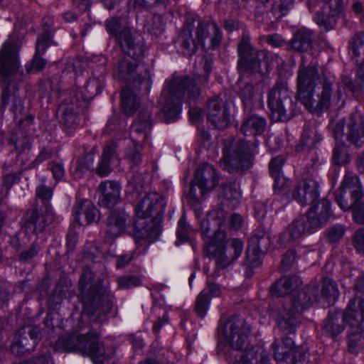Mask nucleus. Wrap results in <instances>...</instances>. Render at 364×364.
<instances>
[{"mask_svg":"<svg viewBox=\"0 0 364 364\" xmlns=\"http://www.w3.org/2000/svg\"><path fill=\"white\" fill-rule=\"evenodd\" d=\"M335 77L318 70V64L299 65L296 77V100L309 112H322L339 105L343 92L339 86L334 87Z\"/></svg>","mask_w":364,"mask_h":364,"instance_id":"f257e3e1","label":"nucleus"},{"mask_svg":"<svg viewBox=\"0 0 364 364\" xmlns=\"http://www.w3.org/2000/svg\"><path fill=\"white\" fill-rule=\"evenodd\" d=\"M251 328L239 316H231L227 322L225 336L235 350L230 353V364H258L267 360V352L262 346H250Z\"/></svg>","mask_w":364,"mask_h":364,"instance_id":"f03ea898","label":"nucleus"},{"mask_svg":"<svg viewBox=\"0 0 364 364\" xmlns=\"http://www.w3.org/2000/svg\"><path fill=\"white\" fill-rule=\"evenodd\" d=\"M164 210V198L156 192L146 193L136 201L134 211L137 219L133 230L136 243L145 239L152 242L159 237Z\"/></svg>","mask_w":364,"mask_h":364,"instance_id":"7ed1b4c3","label":"nucleus"},{"mask_svg":"<svg viewBox=\"0 0 364 364\" xmlns=\"http://www.w3.org/2000/svg\"><path fill=\"white\" fill-rule=\"evenodd\" d=\"M200 90L195 80L188 76L174 77L161 93L162 112L167 123L178 119L183 100H196Z\"/></svg>","mask_w":364,"mask_h":364,"instance_id":"20e7f679","label":"nucleus"},{"mask_svg":"<svg viewBox=\"0 0 364 364\" xmlns=\"http://www.w3.org/2000/svg\"><path fill=\"white\" fill-rule=\"evenodd\" d=\"M221 146L220 166L224 170L230 173H242L253 166L255 156L247 140L229 136L222 140Z\"/></svg>","mask_w":364,"mask_h":364,"instance_id":"39448f33","label":"nucleus"},{"mask_svg":"<svg viewBox=\"0 0 364 364\" xmlns=\"http://www.w3.org/2000/svg\"><path fill=\"white\" fill-rule=\"evenodd\" d=\"M132 58H120L114 65L113 77L125 85L149 92L152 85L149 68L144 61L137 60L138 57Z\"/></svg>","mask_w":364,"mask_h":364,"instance_id":"423d86ee","label":"nucleus"},{"mask_svg":"<svg viewBox=\"0 0 364 364\" xmlns=\"http://www.w3.org/2000/svg\"><path fill=\"white\" fill-rule=\"evenodd\" d=\"M239 56L237 67L241 72H253L265 75L269 73L273 67V61L278 56L269 54L266 50L255 49L250 43V37L244 33L237 45Z\"/></svg>","mask_w":364,"mask_h":364,"instance_id":"0eeeda50","label":"nucleus"},{"mask_svg":"<svg viewBox=\"0 0 364 364\" xmlns=\"http://www.w3.org/2000/svg\"><path fill=\"white\" fill-rule=\"evenodd\" d=\"M20 48L19 40L12 34L4 42L0 50V83L4 86L0 105V110L2 112L9 103V80L19 68L18 55Z\"/></svg>","mask_w":364,"mask_h":364,"instance_id":"6e6552de","label":"nucleus"},{"mask_svg":"<svg viewBox=\"0 0 364 364\" xmlns=\"http://www.w3.org/2000/svg\"><path fill=\"white\" fill-rule=\"evenodd\" d=\"M267 105L272 117L277 121H287L296 116L299 110L296 102L291 97L288 83L279 80L268 94Z\"/></svg>","mask_w":364,"mask_h":364,"instance_id":"1a4fd4ad","label":"nucleus"},{"mask_svg":"<svg viewBox=\"0 0 364 364\" xmlns=\"http://www.w3.org/2000/svg\"><path fill=\"white\" fill-rule=\"evenodd\" d=\"M151 128V114L148 112L140 113L132 125L131 139L133 143L125 150V159L131 168L141 162L140 149L142 144L149 143Z\"/></svg>","mask_w":364,"mask_h":364,"instance_id":"9d476101","label":"nucleus"},{"mask_svg":"<svg viewBox=\"0 0 364 364\" xmlns=\"http://www.w3.org/2000/svg\"><path fill=\"white\" fill-rule=\"evenodd\" d=\"M105 28L109 35L119 41L123 53L136 58L144 53V43L139 36L132 31L130 27L122 26L117 17H112L105 21Z\"/></svg>","mask_w":364,"mask_h":364,"instance_id":"9b49d317","label":"nucleus"},{"mask_svg":"<svg viewBox=\"0 0 364 364\" xmlns=\"http://www.w3.org/2000/svg\"><path fill=\"white\" fill-rule=\"evenodd\" d=\"M79 290V297L84 305L97 308L102 305L109 306L112 302L110 291L102 280L96 278V274H81Z\"/></svg>","mask_w":364,"mask_h":364,"instance_id":"f8f14e48","label":"nucleus"},{"mask_svg":"<svg viewBox=\"0 0 364 364\" xmlns=\"http://www.w3.org/2000/svg\"><path fill=\"white\" fill-rule=\"evenodd\" d=\"M319 165L317 159H312V164L307 166L302 180L294 187L292 197L301 206L313 204L319 198V183L317 180Z\"/></svg>","mask_w":364,"mask_h":364,"instance_id":"ddd939ff","label":"nucleus"},{"mask_svg":"<svg viewBox=\"0 0 364 364\" xmlns=\"http://www.w3.org/2000/svg\"><path fill=\"white\" fill-rule=\"evenodd\" d=\"M218 182L219 176L214 167L208 163L202 164L195 171L188 196L192 200L199 203Z\"/></svg>","mask_w":364,"mask_h":364,"instance_id":"4468645a","label":"nucleus"},{"mask_svg":"<svg viewBox=\"0 0 364 364\" xmlns=\"http://www.w3.org/2000/svg\"><path fill=\"white\" fill-rule=\"evenodd\" d=\"M100 333L90 330L77 337L75 349L82 355L88 356L95 364H103L105 360V348L100 341Z\"/></svg>","mask_w":364,"mask_h":364,"instance_id":"2eb2a0df","label":"nucleus"},{"mask_svg":"<svg viewBox=\"0 0 364 364\" xmlns=\"http://www.w3.org/2000/svg\"><path fill=\"white\" fill-rule=\"evenodd\" d=\"M213 214L215 220L218 221V229L214 232L213 236L210 237V230L208 228V221H204L201 225L203 233L208 237V240L205 241L204 248L205 255H214L217 251L225 250V239L226 232L221 229V225L225 223L228 213L218 208L214 210Z\"/></svg>","mask_w":364,"mask_h":364,"instance_id":"dca6fc26","label":"nucleus"},{"mask_svg":"<svg viewBox=\"0 0 364 364\" xmlns=\"http://www.w3.org/2000/svg\"><path fill=\"white\" fill-rule=\"evenodd\" d=\"M58 220L51 205H46L41 213L38 209L28 210L25 215L24 226L27 231L38 234L42 232L47 225Z\"/></svg>","mask_w":364,"mask_h":364,"instance_id":"f3484780","label":"nucleus"},{"mask_svg":"<svg viewBox=\"0 0 364 364\" xmlns=\"http://www.w3.org/2000/svg\"><path fill=\"white\" fill-rule=\"evenodd\" d=\"M131 223V218L124 209L119 208L111 211L107 219L106 242H112L124 233L130 226Z\"/></svg>","mask_w":364,"mask_h":364,"instance_id":"a211bd4d","label":"nucleus"},{"mask_svg":"<svg viewBox=\"0 0 364 364\" xmlns=\"http://www.w3.org/2000/svg\"><path fill=\"white\" fill-rule=\"evenodd\" d=\"M343 9V0H323L321 10L317 12L315 21L322 30L331 31L336 26Z\"/></svg>","mask_w":364,"mask_h":364,"instance_id":"6ab92c4d","label":"nucleus"},{"mask_svg":"<svg viewBox=\"0 0 364 364\" xmlns=\"http://www.w3.org/2000/svg\"><path fill=\"white\" fill-rule=\"evenodd\" d=\"M230 113L227 103L218 97L212 98L208 105V121L218 129H225L230 124Z\"/></svg>","mask_w":364,"mask_h":364,"instance_id":"aec40b11","label":"nucleus"},{"mask_svg":"<svg viewBox=\"0 0 364 364\" xmlns=\"http://www.w3.org/2000/svg\"><path fill=\"white\" fill-rule=\"evenodd\" d=\"M196 38L205 47L206 39L210 40L209 48L214 50L219 47L223 40V33L217 23L213 21L200 20L195 30Z\"/></svg>","mask_w":364,"mask_h":364,"instance_id":"412c9836","label":"nucleus"},{"mask_svg":"<svg viewBox=\"0 0 364 364\" xmlns=\"http://www.w3.org/2000/svg\"><path fill=\"white\" fill-rule=\"evenodd\" d=\"M331 215V203L323 198L312 205L305 215L309 222V228L316 231L325 225Z\"/></svg>","mask_w":364,"mask_h":364,"instance_id":"4be33fe9","label":"nucleus"},{"mask_svg":"<svg viewBox=\"0 0 364 364\" xmlns=\"http://www.w3.org/2000/svg\"><path fill=\"white\" fill-rule=\"evenodd\" d=\"M342 316L343 320L351 331H363L364 299L358 297L350 300Z\"/></svg>","mask_w":364,"mask_h":364,"instance_id":"5701e85b","label":"nucleus"},{"mask_svg":"<svg viewBox=\"0 0 364 364\" xmlns=\"http://www.w3.org/2000/svg\"><path fill=\"white\" fill-rule=\"evenodd\" d=\"M346 140L356 146L364 144V115L358 111L350 114L346 120Z\"/></svg>","mask_w":364,"mask_h":364,"instance_id":"b1692460","label":"nucleus"},{"mask_svg":"<svg viewBox=\"0 0 364 364\" xmlns=\"http://www.w3.org/2000/svg\"><path fill=\"white\" fill-rule=\"evenodd\" d=\"M194 24L193 22L186 23L179 33L176 44L181 53L187 57L192 56L198 50L200 43L193 38Z\"/></svg>","mask_w":364,"mask_h":364,"instance_id":"393cba45","label":"nucleus"},{"mask_svg":"<svg viewBox=\"0 0 364 364\" xmlns=\"http://www.w3.org/2000/svg\"><path fill=\"white\" fill-rule=\"evenodd\" d=\"M238 95L246 112H251L252 109L259 108L263 105V92L259 85L247 83L240 89Z\"/></svg>","mask_w":364,"mask_h":364,"instance_id":"a878e982","label":"nucleus"},{"mask_svg":"<svg viewBox=\"0 0 364 364\" xmlns=\"http://www.w3.org/2000/svg\"><path fill=\"white\" fill-rule=\"evenodd\" d=\"M73 213L75 220L80 225H89L100 219L99 211L89 200L77 202L73 207Z\"/></svg>","mask_w":364,"mask_h":364,"instance_id":"bb28decb","label":"nucleus"},{"mask_svg":"<svg viewBox=\"0 0 364 364\" xmlns=\"http://www.w3.org/2000/svg\"><path fill=\"white\" fill-rule=\"evenodd\" d=\"M100 193L98 203L100 206L112 208L119 200L120 186L114 181H106L102 182L98 187Z\"/></svg>","mask_w":364,"mask_h":364,"instance_id":"cd10ccee","label":"nucleus"},{"mask_svg":"<svg viewBox=\"0 0 364 364\" xmlns=\"http://www.w3.org/2000/svg\"><path fill=\"white\" fill-rule=\"evenodd\" d=\"M302 284L301 278L297 274H289L281 277L271 287L272 296H284L295 291Z\"/></svg>","mask_w":364,"mask_h":364,"instance_id":"c85d7f7f","label":"nucleus"},{"mask_svg":"<svg viewBox=\"0 0 364 364\" xmlns=\"http://www.w3.org/2000/svg\"><path fill=\"white\" fill-rule=\"evenodd\" d=\"M319 300V285L316 282L311 284L298 292L292 299V305L295 309H301L309 307L314 301Z\"/></svg>","mask_w":364,"mask_h":364,"instance_id":"c756f323","label":"nucleus"},{"mask_svg":"<svg viewBox=\"0 0 364 364\" xmlns=\"http://www.w3.org/2000/svg\"><path fill=\"white\" fill-rule=\"evenodd\" d=\"M139 92L146 93L144 90H136L129 85H125L124 88L122 90L121 106L126 115H133L140 107L141 100L138 97Z\"/></svg>","mask_w":364,"mask_h":364,"instance_id":"7c9ffc66","label":"nucleus"},{"mask_svg":"<svg viewBox=\"0 0 364 364\" xmlns=\"http://www.w3.org/2000/svg\"><path fill=\"white\" fill-rule=\"evenodd\" d=\"M343 322L344 321L341 318L339 312L330 311L322 327L323 334L335 339L344 331Z\"/></svg>","mask_w":364,"mask_h":364,"instance_id":"2f4dec72","label":"nucleus"},{"mask_svg":"<svg viewBox=\"0 0 364 364\" xmlns=\"http://www.w3.org/2000/svg\"><path fill=\"white\" fill-rule=\"evenodd\" d=\"M119 162L116 146L113 144L107 145L102 151L101 159L96 168V173L101 177L108 176L111 172L110 166L114 162Z\"/></svg>","mask_w":364,"mask_h":364,"instance_id":"473e14b6","label":"nucleus"},{"mask_svg":"<svg viewBox=\"0 0 364 364\" xmlns=\"http://www.w3.org/2000/svg\"><path fill=\"white\" fill-rule=\"evenodd\" d=\"M277 323L279 329L285 334L294 333L299 325V321L292 309L284 306L278 313Z\"/></svg>","mask_w":364,"mask_h":364,"instance_id":"72a5a7b5","label":"nucleus"},{"mask_svg":"<svg viewBox=\"0 0 364 364\" xmlns=\"http://www.w3.org/2000/svg\"><path fill=\"white\" fill-rule=\"evenodd\" d=\"M267 122L264 117L252 114L244 119L240 132L246 136H257L262 134L265 129Z\"/></svg>","mask_w":364,"mask_h":364,"instance_id":"f704fd0d","label":"nucleus"},{"mask_svg":"<svg viewBox=\"0 0 364 364\" xmlns=\"http://www.w3.org/2000/svg\"><path fill=\"white\" fill-rule=\"evenodd\" d=\"M272 349L277 361L285 360L299 351V348L294 346V341L290 338H285L282 341L275 340L272 345Z\"/></svg>","mask_w":364,"mask_h":364,"instance_id":"c9c22d12","label":"nucleus"},{"mask_svg":"<svg viewBox=\"0 0 364 364\" xmlns=\"http://www.w3.org/2000/svg\"><path fill=\"white\" fill-rule=\"evenodd\" d=\"M321 140V136L314 124H306L304 125V131L300 139L299 144L296 146L298 151L301 150H310Z\"/></svg>","mask_w":364,"mask_h":364,"instance_id":"e433bc0d","label":"nucleus"},{"mask_svg":"<svg viewBox=\"0 0 364 364\" xmlns=\"http://www.w3.org/2000/svg\"><path fill=\"white\" fill-rule=\"evenodd\" d=\"M313 32L306 28L299 30L291 41V48L295 51L306 52L312 45Z\"/></svg>","mask_w":364,"mask_h":364,"instance_id":"4c0bfd02","label":"nucleus"},{"mask_svg":"<svg viewBox=\"0 0 364 364\" xmlns=\"http://www.w3.org/2000/svg\"><path fill=\"white\" fill-rule=\"evenodd\" d=\"M338 190L348 191L355 196H363V189L359 178L351 171H347Z\"/></svg>","mask_w":364,"mask_h":364,"instance_id":"58836bf2","label":"nucleus"},{"mask_svg":"<svg viewBox=\"0 0 364 364\" xmlns=\"http://www.w3.org/2000/svg\"><path fill=\"white\" fill-rule=\"evenodd\" d=\"M307 231L312 232V230L309 228L307 218L305 215H302L294 220L289 225L287 232L290 240L295 241L301 238Z\"/></svg>","mask_w":364,"mask_h":364,"instance_id":"ea45409f","label":"nucleus"},{"mask_svg":"<svg viewBox=\"0 0 364 364\" xmlns=\"http://www.w3.org/2000/svg\"><path fill=\"white\" fill-rule=\"evenodd\" d=\"M58 110L61 113L60 122L68 129H75L79 125L77 115V110H75L74 105H60Z\"/></svg>","mask_w":364,"mask_h":364,"instance_id":"a19ab883","label":"nucleus"},{"mask_svg":"<svg viewBox=\"0 0 364 364\" xmlns=\"http://www.w3.org/2000/svg\"><path fill=\"white\" fill-rule=\"evenodd\" d=\"M350 55L355 64L364 63V32L355 34L352 39Z\"/></svg>","mask_w":364,"mask_h":364,"instance_id":"79ce46f5","label":"nucleus"},{"mask_svg":"<svg viewBox=\"0 0 364 364\" xmlns=\"http://www.w3.org/2000/svg\"><path fill=\"white\" fill-rule=\"evenodd\" d=\"M334 196L335 201L344 211L350 210L355 203L363 198V196L356 197L348 191H344L343 190H337Z\"/></svg>","mask_w":364,"mask_h":364,"instance_id":"37998d69","label":"nucleus"},{"mask_svg":"<svg viewBox=\"0 0 364 364\" xmlns=\"http://www.w3.org/2000/svg\"><path fill=\"white\" fill-rule=\"evenodd\" d=\"M338 290L336 282L328 277H324L319 288V297L321 296L330 301L331 299H335L338 296Z\"/></svg>","mask_w":364,"mask_h":364,"instance_id":"c03bdc74","label":"nucleus"},{"mask_svg":"<svg viewBox=\"0 0 364 364\" xmlns=\"http://www.w3.org/2000/svg\"><path fill=\"white\" fill-rule=\"evenodd\" d=\"M271 240L268 235L264 232L255 234L250 239L248 247L265 254L270 247Z\"/></svg>","mask_w":364,"mask_h":364,"instance_id":"a18cd8bd","label":"nucleus"},{"mask_svg":"<svg viewBox=\"0 0 364 364\" xmlns=\"http://www.w3.org/2000/svg\"><path fill=\"white\" fill-rule=\"evenodd\" d=\"M220 195L228 201H237L241 197L239 183L232 181L222 184Z\"/></svg>","mask_w":364,"mask_h":364,"instance_id":"49530a36","label":"nucleus"},{"mask_svg":"<svg viewBox=\"0 0 364 364\" xmlns=\"http://www.w3.org/2000/svg\"><path fill=\"white\" fill-rule=\"evenodd\" d=\"M298 255L294 250L287 251L282 257L279 264V271L293 272L296 269Z\"/></svg>","mask_w":364,"mask_h":364,"instance_id":"de8ad7c7","label":"nucleus"},{"mask_svg":"<svg viewBox=\"0 0 364 364\" xmlns=\"http://www.w3.org/2000/svg\"><path fill=\"white\" fill-rule=\"evenodd\" d=\"M363 331L353 330L348 337V350L350 353L358 354L364 348V337L362 336Z\"/></svg>","mask_w":364,"mask_h":364,"instance_id":"09e8293b","label":"nucleus"},{"mask_svg":"<svg viewBox=\"0 0 364 364\" xmlns=\"http://www.w3.org/2000/svg\"><path fill=\"white\" fill-rule=\"evenodd\" d=\"M350 161V156L348 153V146L343 143L337 144L333 150V163L337 166H343L349 163Z\"/></svg>","mask_w":364,"mask_h":364,"instance_id":"8fccbe9b","label":"nucleus"},{"mask_svg":"<svg viewBox=\"0 0 364 364\" xmlns=\"http://www.w3.org/2000/svg\"><path fill=\"white\" fill-rule=\"evenodd\" d=\"M210 300L211 297L204 291H201L196 296L194 311L199 317L203 318L206 316L210 305Z\"/></svg>","mask_w":364,"mask_h":364,"instance_id":"3c124183","label":"nucleus"},{"mask_svg":"<svg viewBox=\"0 0 364 364\" xmlns=\"http://www.w3.org/2000/svg\"><path fill=\"white\" fill-rule=\"evenodd\" d=\"M205 256L208 257L209 258L213 257L215 259V264L218 270L222 271V270H228L230 271V267L232 265L233 261V258H229L226 255V250H221V251H217L215 254L214 255H205Z\"/></svg>","mask_w":364,"mask_h":364,"instance_id":"603ef678","label":"nucleus"},{"mask_svg":"<svg viewBox=\"0 0 364 364\" xmlns=\"http://www.w3.org/2000/svg\"><path fill=\"white\" fill-rule=\"evenodd\" d=\"M345 232V225L335 224L326 230V240L329 243L338 242L343 237Z\"/></svg>","mask_w":364,"mask_h":364,"instance_id":"864d4df0","label":"nucleus"},{"mask_svg":"<svg viewBox=\"0 0 364 364\" xmlns=\"http://www.w3.org/2000/svg\"><path fill=\"white\" fill-rule=\"evenodd\" d=\"M284 163V159L282 156H277L269 162V169L271 176L274 178V188L279 187V173Z\"/></svg>","mask_w":364,"mask_h":364,"instance_id":"5fc2aeb1","label":"nucleus"},{"mask_svg":"<svg viewBox=\"0 0 364 364\" xmlns=\"http://www.w3.org/2000/svg\"><path fill=\"white\" fill-rule=\"evenodd\" d=\"M265 254L259 251L247 247L246 252V264L250 268H256L262 264L263 257Z\"/></svg>","mask_w":364,"mask_h":364,"instance_id":"6e6d98bb","label":"nucleus"},{"mask_svg":"<svg viewBox=\"0 0 364 364\" xmlns=\"http://www.w3.org/2000/svg\"><path fill=\"white\" fill-rule=\"evenodd\" d=\"M141 283L140 277L136 274H124L118 278V286L121 289H129L139 286Z\"/></svg>","mask_w":364,"mask_h":364,"instance_id":"4d7b16f0","label":"nucleus"},{"mask_svg":"<svg viewBox=\"0 0 364 364\" xmlns=\"http://www.w3.org/2000/svg\"><path fill=\"white\" fill-rule=\"evenodd\" d=\"M15 151L18 157L21 155H27L31 149V139L27 136H22L16 139L14 142Z\"/></svg>","mask_w":364,"mask_h":364,"instance_id":"13d9d810","label":"nucleus"},{"mask_svg":"<svg viewBox=\"0 0 364 364\" xmlns=\"http://www.w3.org/2000/svg\"><path fill=\"white\" fill-rule=\"evenodd\" d=\"M43 54L35 52L31 62L26 65V70L28 73H37L44 69L46 65V60L41 57Z\"/></svg>","mask_w":364,"mask_h":364,"instance_id":"bf43d9fd","label":"nucleus"},{"mask_svg":"<svg viewBox=\"0 0 364 364\" xmlns=\"http://www.w3.org/2000/svg\"><path fill=\"white\" fill-rule=\"evenodd\" d=\"M51 44H53L52 34L49 31H45L36 40V53H44Z\"/></svg>","mask_w":364,"mask_h":364,"instance_id":"052dcab7","label":"nucleus"},{"mask_svg":"<svg viewBox=\"0 0 364 364\" xmlns=\"http://www.w3.org/2000/svg\"><path fill=\"white\" fill-rule=\"evenodd\" d=\"M41 250V245L33 242L28 249L22 251L19 255V261L26 262L35 258Z\"/></svg>","mask_w":364,"mask_h":364,"instance_id":"680f3d73","label":"nucleus"},{"mask_svg":"<svg viewBox=\"0 0 364 364\" xmlns=\"http://www.w3.org/2000/svg\"><path fill=\"white\" fill-rule=\"evenodd\" d=\"M18 340L11 346V350L16 355L23 354L26 351H29L31 348L28 346V339L26 336L21 337V331L18 332Z\"/></svg>","mask_w":364,"mask_h":364,"instance_id":"e2e57ef3","label":"nucleus"},{"mask_svg":"<svg viewBox=\"0 0 364 364\" xmlns=\"http://www.w3.org/2000/svg\"><path fill=\"white\" fill-rule=\"evenodd\" d=\"M352 210V217L353 221L360 225H364V203L362 200H359L350 209Z\"/></svg>","mask_w":364,"mask_h":364,"instance_id":"0e129e2a","label":"nucleus"},{"mask_svg":"<svg viewBox=\"0 0 364 364\" xmlns=\"http://www.w3.org/2000/svg\"><path fill=\"white\" fill-rule=\"evenodd\" d=\"M36 195L38 199L42 200L45 202L44 207L46 205H50L48 201L53 196V189L47 186L42 184L36 187Z\"/></svg>","mask_w":364,"mask_h":364,"instance_id":"69168bd1","label":"nucleus"},{"mask_svg":"<svg viewBox=\"0 0 364 364\" xmlns=\"http://www.w3.org/2000/svg\"><path fill=\"white\" fill-rule=\"evenodd\" d=\"M191 228L186 223V217L184 215L181 216L178 223L177 236L180 240H187L189 236Z\"/></svg>","mask_w":364,"mask_h":364,"instance_id":"338daca9","label":"nucleus"},{"mask_svg":"<svg viewBox=\"0 0 364 364\" xmlns=\"http://www.w3.org/2000/svg\"><path fill=\"white\" fill-rule=\"evenodd\" d=\"M352 242L355 250L364 253V228H359L352 236Z\"/></svg>","mask_w":364,"mask_h":364,"instance_id":"774afa93","label":"nucleus"}]
</instances>
